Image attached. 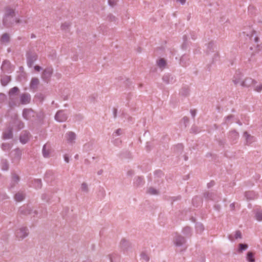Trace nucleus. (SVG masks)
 I'll return each mask as SVG.
<instances>
[{
    "mask_svg": "<svg viewBox=\"0 0 262 262\" xmlns=\"http://www.w3.org/2000/svg\"><path fill=\"white\" fill-rule=\"evenodd\" d=\"M1 41L4 43H8L9 42V36L8 34H4L1 38Z\"/></svg>",
    "mask_w": 262,
    "mask_h": 262,
    "instance_id": "nucleus-40",
    "label": "nucleus"
},
{
    "mask_svg": "<svg viewBox=\"0 0 262 262\" xmlns=\"http://www.w3.org/2000/svg\"><path fill=\"white\" fill-rule=\"evenodd\" d=\"M189 58L186 55H183L180 59V64L183 67H186L188 64Z\"/></svg>",
    "mask_w": 262,
    "mask_h": 262,
    "instance_id": "nucleus-28",
    "label": "nucleus"
},
{
    "mask_svg": "<svg viewBox=\"0 0 262 262\" xmlns=\"http://www.w3.org/2000/svg\"><path fill=\"white\" fill-rule=\"evenodd\" d=\"M19 212L23 215H31L33 216L41 217L45 215L47 213L46 209L39 211L37 210H33L31 207L28 205H24L19 208Z\"/></svg>",
    "mask_w": 262,
    "mask_h": 262,
    "instance_id": "nucleus-1",
    "label": "nucleus"
},
{
    "mask_svg": "<svg viewBox=\"0 0 262 262\" xmlns=\"http://www.w3.org/2000/svg\"><path fill=\"white\" fill-rule=\"evenodd\" d=\"M233 118V116L232 115H229L225 118L224 122L222 123V124L226 125L228 123H231L232 122L231 120Z\"/></svg>",
    "mask_w": 262,
    "mask_h": 262,
    "instance_id": "nucleus-46",
    "label": "nucleus"
},
{
    "mask_svg": "<svg viewBox=\"0 0 262 262\" xmlns=\"http://www.w3.org/2000/svg\"><path fill=\"white\" fill-rule=\"evenodd\" d=\"M157 64L160 68L164 69L166 65V61L163 58H160L157 61Z\"/></svg>",
    "mask_w": 262,
    "mask_h": 262,
    "instance_id": "nucleus-38",
    "label": "nucleus"
},
{
    "mask_svg": "<svg viewBox=\"0 0 262 262\" xmlns=\"http://www.w3.org/2000/svg\"><path fill=\"white\" fill-rule=\"evenodd\" d=\"M255 218L259 222L262 221V209L256 208L254 210Z\"/></svg>",
    "mask_w": 262,
    "mask_h": 262,
    "instance_id": "nucleus-22",
    "label": "nucleus"
},
{
    "mask_svg": "<svg viewBox=\"0 0 262 262\" xmlns=\"http://www.w3.org/2000/svg\"><path fill=\"white\" fill-rule=\"evenodd\" d=\"M68 115L65 111H58L55 115V119L59 122H63L67 120Z\"/></svg>",
    "mask_w": 262,
    "mask_h": 262,
    "instance_id": "nucleus-7",
    "label": "nucleus"
},
{
    "mask_svg": "<svg viewBox=\"0 0 262 262\" xmlns=\"http://www.w3.org/2000/svg\"><path fill=\"white\" fill-rule=\"evenodd\" d=\"M34 69L35 71H36L37 72H39L40 71H41L42 70V68L39 66H35L34 67Z\"/></svg>",
    "mask_w": 262,
    "mask_h": 262,
    "instance_id": "nucleus-62",
    "label": "nucleus"
},
{
    "mask_svg": "<svg viewBox=\"0 0 262 262\" xmlns=\"http://www.w3.org/2000/svg\"><path fill=\"white\" fill-rule=\"evenodd\" d=\"M41 199L42 200L48 201L49 199L48 195L46 193L42 194L41 195Z\"/></svg>",
    "mask_w": 262,
    "mask_h": 262,
    "instance_id": "nucleus-59",
    "label": "nucleus"
},
{
    "mask_svg": "<svg viewBox=\"0 0 262 262\" xmlns=\"http://www.w3.org/2000/svg\"><path fill=\"white\" fill-rule=\"evenodd\" d=\"M143 182V179L141 177H138L137 178H135L134 180V184L137 186H139L142 185Z\"/></svg>",
    "mask_w": 262,
    "mask_h": 262,
    "instance_id": "nucleus-41",
    "label": "nucleus"
},
{
    "mask_svg": "<svg viewBox=\"0 0 262 262\" xmlns=\"http://www.w3.org/2000/svg\"><path fill=\"white\" fill-rule=\"evenodd\" d=\"M256 83V81L251 78H246L241 82L240 84L243 87L248 88Z\"/></svg>",
    "mask_w": 262,
    "mask_h": 262,
    "instance_id": "nucleus-17",
    "label": "nucleus"
},
{
    "mask_svg": "<svg viewBox=\"0 0 262 262\" xmlns=\"http://www.w3.org/2000/svg\"><path fill=\"white\" fill-rule=\"evenodd\" d=\"M130 243L124 239L121 240L120 247L123 251H126L130 247Z\"/></svg>",
    "mask_w": 262,
    "mask_h": 262,
    "instance_id": "nucleus-25",
    "label": "nucleus"
},
{
    "mask_svg": "<svg viewBox=\"0 0 262 262\" xmlns=\"http://www.w3.org/2000/svg\"><path fill=\"white\" fill-rule=\"evenodd\" d=\"M80 189L82 191L87 193L89 191L88 186L86 183H82L81 185Z\"/></svg>",
    "mask_w": 262,
    "mask_h": 262,
    "instance_id": "nucleus-49",
    "label": "nucleus"
},
{
    "mask_svg": "<svg viewBox=\"0 0 262 262\" xmlns=\"http://www.w3.org/2000/svg\"><path fill=\"white\" fill-rule=\"evenodd\" d=\"M37 59V55L36 53L28 52L27 54V62L29 68H31L34 62Z\"/></svg>",
    "mask_w": 262,
    "mask_h": 262,
    "instance_id": "nucleus-9",
    "label": "nucleus"
},
{
    "mask_svg": "<svg viewBox=\"0 0 262 262\" xmlns=\"http://www.w3.org/2000/svg\"><path fill=\"white\" fill-rule=\"evenodd\" d=\"M38 84H39L38 79L37 78H35V77L31 79V81L30 82V88L31 89H33V90L36 89H37Z\"/></svg>",
    "mask_w": 262,
    "mask_h": 262,
    "instance_id": "nucleus-27",
    "label": "nucleus"
},
{
    "mask_svg": "<svg viewBox=\"0 0 262 262\" xmlns=\"http://www.w3.org/2000/svg\"><path fill=\"white\" fill-rule=\"evenodd\" d=\"M147 193L150 194L155 195L158 193V191L156 189L151 187L148 189Z\"/></svg>",
    "mask_w": 262,
    "mask_h": 262,
    "instance_id": "nucleus-50",
    "label": "nucleus"
},
{
    "mask_svg": "<svg viewBox=\"0 0 262 262\" xmlns=\"http://www.w3.org/2000/svg\"><path fill=\"white\" fill-rule=\"evenodd\" d=\"M190 114H191V116L193 118H194V117L195 116V115H196V111L194 110H191L190 111Z\"/></svg>",
    "mask_w": 262,
    "mask_h": 262,
    "instance_id": "nucleus-63",
    "label": "nucleus"
},
{
    "mask_svg": "<svg viewBox=\"0 0 262 262\" xmlns=\"http://www.w3.org/2000/svg\"><path fill=\"white\" fill-rule=\"evenodd\" d=\"M195 229H204V226L202 223H196L195 226Z\"/></svg>",
    "mask_w": 262,
    "mask_h": 262,
    "instance_id": "nucleus-51",
    "label": "nucleus"
},
{
    "mask_svg": "<svg viewBox=\"0 0 262 262\" xmlns=\"http://www.w3.org/2000/svg\"><path fill=\"white\" fill-rule=\"evenodd\" d=\"M117 2V0H108V5L111 7H114Z\"/></svg>",
    "mask_w": 262,
    "mask_h": 262,
    "instance_id": "nucleus-54",
    "label": "nucleus"
},
{
    "mask_svg": "<svg viewBox=\"0 0 262 262\" xmlns=\"http://www.w3.org/2000/svg\"><path fill=\"white\" fill-rule=\"evenodd\" d=\"M243 74L240 70L236 71L233 78V82L234 84H241L242 82Z\"/></svg>",
    "mask_w": 262,
    "mask_h": 262,
    "instance_id": "nucleus-13",
    "label": "nucleus"
},
{
    "mask_svg": "<svg viewBox=\"0 0 262 262\" xmlns=\"http://www.w3.org/2000/svg\"><path fill=\"white\" fill-rule=\"evenodd\" d=\"M20 21V19H17L15 17V12L13 9L9 7L6 9V12L3 18V25L4 26L8 27L14 22L19 23Z\"/></svg>",
    "mask_w": 262,
    "mask_h": 262,
    "instance_id": "nucleus-2",
    "label": "nucleus"
},
{
    "mask_svg": "<svg viewBox=\"0 0 262 262\" xmlns=\"http://www.w3.org/2000/svg\"><path fill=\"white\" fill-rule=\"evenodd\" d=\"M245 196L247 200H251L255 198V194L253 191H247L245 192Z\"/></svg>",
    "mask_w": 262,
    "mask_h": 262,
    "instance_id": "nucleus-34",
    "label": "nucleus"
},
{
    "mask_svg": "<svg viewBox=\"0 0 262 262\" xmlns=\"http://www.w3.org/2000/svg\"><path fill=\"white\" fill-rule=\"evenodd\" d=\"M141 259L146 262H148L149 260V254L146 252H142L141 253Z\"/></svg>",
    "mask_w": 262,
    "mask_h": 262,
    "instance_id": "nucleus-37",
    "label": "nucleus"
},
{
    "mask_svg": "<svg viewBox=\"0 0 262 262\" xmlns=\"http://www.w3.org/2000/svg\"><path fill=\"white\" fill-rule=\"evenodd\" d=\"M45 118V114L43 112L40 111L36 113V121L39 123H43Z\"/></svg>",
    "mask_w": 262,
    "mask_h": 262,
    "instance_id": "nucleus-23",
    "label": "nucleus"
},
{
    "mask_svg": "<svg viewBox=\"0 0 262 262\" xmlns=\"http://www.w3.org/2000/svg\"><path fill=\"white\" fill-rule=\"evenodd\" d=\"M191 130L192 132L195 134H196L199 132V131L197 130V128L196 126H192L191 128Z\"/></svg>",
    "mask_w": 262,
    "mask_h": 262,
    "instance_id": "nucleus-61",
    "label": "nucleus"
},
{
    "mask_svg": "<svg viewBox=\"0 0 262 262\" xmlns=\"http://www.w3.org/2000/svg\"><path fill=\"white\" fill-rule=\"evenodd\" d=\"M19 181V178L18 176H17L15 173H12L10 188H13L16 184L18 183Z\"/></svg>",
    "mask_w": 262,
    "mask_h": 262,
    "instance_id": "nucleus-21",
    "label": "nucleus"
},
{
    "mask_svg": "<svg viewBox=\"0 0 262 262\" xmlns=\"http://www.w3.org/2000/svg\"><path fill=\"white\" fill-rule=\"evenodd\" d=\"M255 33V31L253 30H250L249 32H246L245 31L243 32V35H246L247 36L246 39H248V40L251 42L254 41L255 43H257L259 40V38L256 36Z\"/></svg>",
    "mask_w": 262,
    "mask_h": 262,
    "instance_id": "nucleus-6",
    "label": "nucleus"
},
{
    "mask_svg": "<svg viewBox=\"0 0 262 262\" xmlns=\"http://www.w3.org/2000/svg\"><path fill=\"white\" fill-rule=\"evenodd\" d=\"M14 123L18 129H23L24 127V123L20 120L17 119Z\"/></svg>",
    "mask_w": 262,
    "mask_h": 262,
    "instance_id": "nucleus-44",
    "label": "nucleus"
},
{
    "mask_svg": "<svg viewBox=\"0 0 262 262\" xmlns=\"http://www.w3.org/2000/svg\"><path fill=\"white\" fill-rule=\"evenodd\" d=\"M9 165L6 160H2V169L7 171L8 169Z\"/></svg>",
    "mask_w": 262,
    "mask_h": 262,
    "instance_id": "nucleus-47",
    "label": "nucleus"
},
{
    "mask_svg": "<svg viewBox=\"0 0 262 262\" xmlns=\"http://www.w3.org/2000/svg\"><path fill=\"white\" fill-rule=\"evenodd\" d=\"M21 155V150L19 148H16L11 152L10 157L12 162H17L20 160Z\"/></svg>",
    "mask_w": 262,
    "mask_h": 262,
    "instance_id": "nucleus-5",
    "label": "nucleus"
},
{
    "mask_svg": "<svg viewBox=\"0 0 262 262\" xmlns=\"http://www.w3.org/2000/svg\"><path fill=\"white\" fill-rule=\"evenodd\" d=\"M45 177L47 181H51L54 177V172L52 170H48L46 172Z\"/></svg>",
    "mask_w": 262,
    "mask_h": 262,
    "instance_id": "nucleus-31",
    "label": "nucleus"
},
{
    "mask_svg": "<svg viewBox=\"0 0 262 262\" xmlns=\"http://www.w3.org/2000/svg\"><path fill=\"white\" fill-rule=\"evenodd\" d=\"M12 145L9 143H3L2 145V148L4 151H7L11 149Z\"/></svg>",
    "mask_w": 262,
    "mask_h": 262,
    "instance_id": "nucleus-48",
    "label": "nucleus"
},
{
    "mask_svg": "<svg viewBox=\"0 0 262 262\" xmlns=\"http://www.w3.org/2000/svg\"><path fill=\"white\" fill-rule=\"evenodd\" d=\"M10 81V77L6 76L2 78L1 83L3 85L5 86L8 84Z\"/></svg>",
    "mask_w": 262,
    "mask_h": 262,
    "instance_id": "nucleus-43",
    "label": "nucleus"
},
{
    "mask_svg": "<svg viewBox=\"0 0 262 262\" xmlns=\"http://www.w3.org/2000/svg\"><path fill=\"white\" fill-rule=\"evenodd\" d=\"M173 242L176 246L181 247L185 243L186 240L183 236L177 235L175 236Z\"/></svg>",
    "mask_w": 262,
    "mask_h": 262,
    "instance_id": "nucleus-15",
    "label": "nucleus"
},
{
    "mask_svg": "<svg viewBox=\"0 0 262 262\" xmlns=\"http://www.w3.org/2000/svg\"><path fill=\"white\" fill-rule=\"evenodd\" d=\"M18 91L19 89L17 87L15 86L11 89L9 92V95L10 98L11 99L14 96L17 95Z\"/></svg>",
    "mask_w": 262,
    "mask_h": 262,
    "instance_id": "nucleus-32",
    "label": "nucleus"
},
{
    "mask_svg": "<svg viewBox=\"0 0 262 262\" xmlns=\"http://www.w3.org/2000/svg\"><path fill=\"white\" fill-rule=\"evenodd\" d=\"M25 199V194L21 192H18L15 195V199L16 201L20 202Z\"/></svg>",
    "mask_w": 262,
    "mask_h": 262,
    "instance_id": "nucleus-42",
    "label": "nucleus"
},
{
    "mask_svg": "<svg viewBox=\"0 0 262 262\" xmlns=\"http://www.w3.org/2000/svg\"><path fill=\"white\" fill-rule=\"evenodd\" d=\"M162 174V172L161 170H157L155 172V175L157 176L158 177H161V176Z\"/></svg>",
    "mask_w": 262,
    "mask_h": 262,
    "instance_id": "nucleus-60",
    "label": "nucleus"
},
{
    "mask_svg": "<svg viewBox=\"0 0 262 262\" xmlns=\"http://www.w3.org/2000/svg\"><path fill=\"white\" fill-rule=\"evenodd\" d=\"M69 24L66 23L63 24L61 25V28L62 30H66V29H68L69 28Z\"/></svg>",
    "mask_w": 262,
    "mask_h": 262,
    "instance_id": "nucleus-57",
    "label": "nucleus"
},
{
    "mask_svg": "<svg viewBox=\"0 0 262 262\" xmlns=\"http://www.w3.org/2000/svg\"><path fill=\"white\" fill-rule=\"evenodd\" d=\"M254 90L257 92H260L262 91V84L254 87Z\"/></svg>",
    "mask_w": 262,
    "mask_h": 262,
    "instance_id": "nucleus-52",
    "label": "nucleus"
},
{
    "mask_svg": "<svg viewBox=\"0 0 262 262\" xmlns=\"http://www.w3.org/2000/svg\"><path fill=\"white\" fill-rule=\"evenodd\" d=\"M182 95L186 96L189 93V90L187 88H183L181 92Z\"/></svg>",
    "mask_w": 262,
    "mask_h": 262,
    "instance_id": "nucleus-53",
    "label": "nucleus"
},
{
    "mask_svg": "<svg viewBox=\"0 0 262 262\" xmlns=\"http://www.w3.org/2000/svg\"><path fill=\"white\" fill-rule=\"evenodd\" d=\"M66 142L68 144L73 146L76 142V135L73 132H68L64 136Z\"/></svg>",
    "mask_w": 262,
    "mask_h": 262,
    "instance_id": "nucleus-4",
    "label": "nucleus"
},
{
    "mask_svg": "<svg viewBox=\"0 0 262 262\" xmlns=\"http://www.w3.org/2000/svg\"><path fill=\"white\" fill-rule=\"evenodd\" d=\"M115 255H111V257H110V260L111 262H118L117 260L116 259V258L114 257V258H113V257H115Z\"/></svg>",
    "mask_w": 262,
    "mask_h": 262,
    "instance_id": "nucleus-64",
    "label": "nucleus"
},
{
    "mask_svg": "<svg viewBox=\"0 0 262 262\" xmlns=\"http://www.w3.org/2000/svg\"><path fill=\"white\" fill-rule=\"evenodd\" d=\"M13 137L12 131L11 128H9L7 130L3 133V138L4 139H10Z\"/></svg>",
    "mask_w": 262,
    "mask_h": 262,
    "instance_id": "nucleus-29",
    "label": "nucleus"
},
{
    "mask_svg": "<svg viewBox=\"0 0 262 262\" xmlns=\"http://www.w3.org/2000/svg\"><path fill=\"white\" fill-rule=\"evenodd\" d=\"M53 73L52 68H47L45 69L42 74V79L46 82H48L50 79Z\"/></svg>",
    "mask_w": 262,
    "mask_h": 262,
    "instance_id": "nucleus-11",
    "label": "nucleus"
},
{
    "mask_svg": "<svg viewBox=\"0 0 262 262\" xmlns=\"http://www.w3.org/2000/svg\"><path fill=\"white\" fill-rule=\"evenodd\" d=\"M248 247V245L245 244H239L238 245V248L237 250V252L238 253H242L244 251H245L247 249Z\"/></svg>",
    "mask_w": 262,
    "mask_h": 262,
    "instance_id": "nucleus-39",
    "label": "nucleus"
},
{
    "mask_svg": "<svg viewBox=\"0 0 262 262\" xmlns=\"http://www.w3.org/2000/svg\"><path fill=\"white\" fill-rule=\"evenodd\" d=\"M22 116L26 120L35 122L36 121V112L31 108H25L23 111Z\"/></svg>",
    "mask_w": 262,
    "mask_h": 262,
    "instance_id": "nucleus-3",
    "label": "nucleus"
},
{
    "mask_svg": "<svg viewBox=\"0 0 262 262\" xmlns=\"http://www.w3.org/2000/svg\"><path fill=\"white\" fill-rule=\"evenodd\" d=\"M229 239L231 241H233L236 239L241 238L242 234L239 231H236L234 234H231L229 236Z\"/></svg>",
    "mask_w": 262,
    "mask_h": 262,
    "instance_id": "nucleus-30",
    "label": "nucleus"
},
{
    "mask_svg": "<svg viewBox=\"0 0 262 262\" xmlns=\"http://www.w3.org/2000/svg\"><path fill=\"white\" fill-rule=\"evenodd\" d=\"M19 99L21 104H27L30 102L31 96L28 93H24L20 95Z\"/></svg>",
    "mask_w": 262,
    "mask_h": 262,
    "instance_id": "nucleus-16",
    "label": "nucleus"
},
{
    "mask_svg": "<svg viewBox=\"0 0 262 262\" xmlns=\"http://www.w3.org/2000/svg\"><path fill=\"white\" fill-rule=\"evenodd\" d=\"M30 137V133L28 131L24 130L19 136V141L22 144H25L28 142Z\"/></svg>",
    "mask_w": 262,
    "mask_h": 262,
    "instance_id": "nucleus-14",
    "label": "nucleus"
},
{
    "mask_svg": "<svg viewBox=\"0 0 262 262\" xmlns=\"http://www.w3.org/2000/svg\"><path fill=\"white\" fill-rule=\"evenodd\" d=\"M183 146L182 144H178L176 145L173 148V150L174 152L177 153L181 152L183 150Z\"/></svg>",
    "mask_w": 262,
    "mask_h": 262,
    "instance_id": "nucleus-45",
    "label": "nucleus"
},
{
    "mask_svg": "<svg viewBox=\"0 0 262 262\" xmlns=\"http://www.w3.org/2000/svg\"><path fill=\"white\" fill-rule=\"evenodd\" d=\"M121 143V141L120 139L117 138L113 140V143L116 145L119 146Z\"/></svg>",
    "mask_w": 262,
    "mask_h": 262,
    "instance_id": "nucleus-55",
    "label": "nucleus"
},
{
    "mask_svg": "<svg viewBox=\"0 0 262 262\" xmlns=\"http://www.w3.org/2000/svg\"><path fill=\"white\" fill-rule=\"evenodd\" d=\"M1 69L3 72H6V73H11L13 70V68L10 62L8 60H5L3 61Z\"/></svg>",
    "mask_w": 262,
    "mask_h": 262,
    "instance_id": "nucleus-12",
    "label": "nucleus"
},
{
    "mask_svg": "<svg viewBox=\"0 0 262 262\" xmlns=\"http://www.w3.org/2000/svg\"><path fill=\"white\" fill-rule=\"evenodd\" d=\"M15 234L18 239H23L28 235L29 233L27 230H15Z\"/></svg>",
    "mask_w": 262,
    "mask_h": 262,
    "instance_id": "nucleus-19",
    "label": "nucleus"
},
{
    "mask_svg": "<svg viewBox=\"0 0 262 262\" xmlns=\"http://www.w3.org/2000/svg\"><path fill=\"white\" fill-rule=\"evenodd\" d=\"M45 98V95L42 93H38L35 96V99L36 101L41 103Z\"/></svg>",
    "mask_w": 262,
    "mask_h": 262,
    "instance_id": "nucleus-35",
    "label": "nucleus"
},
{
    "mask_svg": "<svg viewBox=\"0 0 262 262\" xmlns=\"http://www.w3.org/2000/svg\"><path fill=\"white\" fill-rule=\"evenodd\" d=\"M42 184L41 181L40 179L34 180L32 183V187L36 189L40 188L41 187Z\"/></svg>",
    "mask_w": 262,
    "mask_h": 262,
    "instance_id": "nucleus-33",
    "label": "nucleus"
},
{
    "mask_svg": "<svg viewBox=\"0 0 262 262\" xmlns=\"http://www.w3.org/2000/svg\"><path fill=\"white\" fill-rule=\"evenodd\" d=\"M46 147H47L46 144H45L43 146L42 152V155H43V157L47 158L49 157L50 150L49 149H47Z\"/></svg>",
    "mask_w": 262,
    "mask_h": 262,
    "instance_id": "nucleus-36",
    "label": "nucleus"
},
{
    "mask_svg": "<svg viewBox=\"0 0 262 262\" xmlns=\"http://www.w3.org/2000/svg\"><path fill=\"white\" fill-rule=\"evenodd\" d=\"M205 199L214 201H219V196L213 192H207L204 194Z\"/></svg>",
    "mask_w": 262,
    "mask_h": 262,
    "instance_id": "nucleus-18",
    "label": "nucleus"
},
{
    "mask_svg": "<svg viewBox=\"0 0 262 262\" xmlns=\"http://www.w3.org/2000/svg\"><path fill=\"white\" fill-rule=\"evenodd\" d=\"M239 137L238 133L235 130H231L229 133V138L232 141L236 140Z\"/></svg>",
    "mask_w": 262,
    "mask_h": 262,
    "instance_id": "nucleus-26",
    "label": "nucleus"
},
{
    "mask_svg": "<svg viewBox=\"0 0 262 262\" xmlns=\"http://www.w3.org/2000/svg\"><path fill=\"white\" fill-rule=\"evenodd\" d=\"M246 259L248 262H255V253L252 251L248 252L246 256Z\"/></svg>",
    "mask_w": 262,
    "mask_h": 262,
    "instance_id": "nucleus-24",
    "label": "nucleus"
},
{
    "mask_svg": "<svg viewBox=\"0 0 262 262\" xmlns=\"http://www.w3.org/2000/svg\"><path fill=\"white\" fill-rule=\"evenodd\" d=\"M163 81L166 84L174 83L176 80L175 77L170 73H166L162 77Z\"/></svg>",
    "mask_w": 262,
    "mask_h": 262,
    "instance_id": "nucleus-10",
    "label": "nucleus"
},
{
    "mask_svg": "<svg viewBox=\"0 0 262 262\" xmlns=\"http://www.w3.org/2000/svg\"><path fill=\"white\" fill-rule=\"evenodd\" d=\"M122 130L121 129H117L113 134L114 136H119L121 135Z\"/></svg>",
    "mask_w": 262,
    "mask_h": 262,
    "instance_id": "nucleus-56",
    "label": "nucleus"
},
{
    "mask_svg": "<svg viewBox=\"0 0 262 262\" xmlns=\"http://www.w3.org/2000/svg\"><path fill=\"white\" fill-rule=\"evenodd\" d=\"M6 99V95L3 93H0V102H3Z\"/></svg>",
    "mask_w": 262,
    "mask_h": 262,
    "instance_id": "nucleus-58",
    "label": "nucleus"
},
{
    "mask_svg": "<svg viewBox=\"0 0 262 262\" xmlns=\"http://www.w3.org/2000/svg\"><path fill=\"white\" fill-rule=\"evenodd\" d=\"M244 137L246 140L247 144L250 145L255 141V138L254 136H251L247 132H245L243 134Z\"/></svg>",
    "mask_w": 262,
    "mask_h": 262,
    "instance_id": "nucleus-20",
    "label": "nucleus"
},
{
    "mask_svg": "<svg viewBox=\"0 0 262 262\" xmlns=\"http://www.w3.org/2000/svg\"><path fill=\"white\" fill-rule=\"evenodd\" d=\"M214 43L213 42H210L207 45V54L209 55L210 54V52H212L213 53V62L217 60L219 58V54L217 52H216L214 50Z\"/></svg>",
    "mask_w": 262,
    "mask_h": 262,
    "instance_id": "nucleus-8",
    "label": "nucleus"
}]
</instances>
